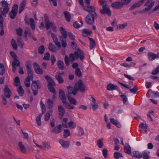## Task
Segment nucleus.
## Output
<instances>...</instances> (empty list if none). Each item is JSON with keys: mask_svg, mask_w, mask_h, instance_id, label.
<instances>
[{"mask_svg": "<svg viewBox=\"0 0 159 159\" xmlns=\"http://www.w3.org/2000/svg\"><path fill=\"white\" fill-rule=\"evenodd\" d=\"M29 61H27V63L26 65V68L28 74V76L25 79L24 83L26 87H30V80L33 78V72L31 70V64L29 63Z\"/></svg>", "mask_w": 159, "mask_h": 159, "instance_id": "f257e3e1", "label": "nucleus"}, {"mask_svg": "<svg viewBox=\"0 0 159 159\" xmlns=\"http://www.w3.org/2000/svg\"><path fill=\"white\" fill-rule=\"evenodd\" d=\"M79 55L78 52L75 51L74 53H71L69 56V58L67 55H66L64 57V61L67 66L70 65V62H73L77 60L79 57Z\"/></svg>", "mask_w": 159, "mask_h": 159, "instance_id": "f03ea898", "label": "nucleus"}, {"mask_svg": "<svg viewBox=\"0 0 159 159\" xmlns=\"http://www.w3.org/2000/svg\"><path fill=\"white\" fill-rule=\"evenodd\" d=\"M131 0H118L117 1L112 3L111 6L114 8L119 9L122 8L124 5L128 4Z\"/></svg>", "mask_w": 159, "mask_h": 159, "instance_id": "7ed1b4c3", "label": "nucleus"}, {"mask_svg": "<svg viewBox=\"0 0 159 159\" xmlns=\"http://www.w3.org/2000/svg\"><path fill=\"white\" fill-rule=\"evenodd\" d=\"M67 89L68 92V93L67 95H70L71 94H73L74 95H76L77 91L80 89V80H79L76 82L74 87L71 86H68L67 87Z\"/></svg>", "mask_w": 159, "mask_h": 159, "instance_id": "20e7f679", "label": "nucleus"}, {"mask_svg": "<svg viewBox=\"0 0 159 159\" xmlns=\"http://www.w3.org/2000/svg\"><path fill=\"white\" fill-rule=\"evenodd\" d=\"M41 82L38 80L32 81L31 87L34 96H36L38 94V89L41 87Z\"/></svg>", "mask_w": 159, "mask_h": 159, "instance_id": "39448f33", "label": "nucleus"}, {"mask_svg": "<svg viewBox=\"0 0 159 159\" xmlns=\"http://www.w3.org/2000/svg\"><path fill=\"white\" fill-rule=\"evenodd\" d=\"M98 16V14L96 12H94V14L93 13H89L85 18V22L88 24L92 25L94 23L95 19Z\"/></svg>", "mask_w": 159, "mask_h": 159, "instance_id": "423d86ee", "label": "nucleus"}, {"mask_svg": "<svg viewBox=\"0 0 159 159\" xmlns=\"http://www.w3.org/2000/svg\"><path fill=\"white\" fill-rule=\"evenodd\" d=\"M155 3V2L154 1L152 2L151 3V2L149 0H148L144 4V5L146 7L139 11L138 13L143 14L148 12L151 9Z\"/></svg>", "mask_w": 159, "mask_h": 159, "instance_id": "0eeeda50", "label": "nucleus"}, {"mask_svg": "<svg viewBox=\"0 0 159 159\" xmlns=\"http://www.w3.org/2000/svg\"><path fill=\"white\" fill-rule=\"evenodd\" d=\"M68 119L66 118H64L62 121V125L64 127L67 128L69 127L70 129H73L75 127V123L73 121H70L67 123Z\"/></svg>", "mask_w": 159, "mask_h": 159, "instance_id": "6e6552de", "label": "nucleus"}, {"mask_svg": "<svg viewBox=\"0 0 159 159\" xmlns=\"http://www.w3.org/2000/svg\"><path fill=\"white\" fill-rule=\"evenodd\" d=\"M80 5L82 6L83 9L87 11L89 13L93 12L94 13L93 14H94L96 9L94 6H90V5H87V6H84L83 0H80Z\"/></svg>", "mask_w": 159, "mask_h": 159, "instance_id": "1a4fd4ad", "label": "nucleus"}, {"mask_svg": "<svg viewBox=\"0 0 159 159\" xmlns=\"http://www.w3.org/2000/svg\"><path fill=\"white\" fill-rule=\"evenodd\" d=\"M18 6L17 4H14L12 7V10L9 13V16L11 19L15 18L18 12Z\"/></svg>", "mask_w": 159, "mask_h": 159, "instance_id": "9d476101", "label": "nucleus"}, {"mask_svg": "<svg viewBox=\"0 0 159 159\" xmlns=\"http://www.w3.org/2000/svg\"><path fill=\"white\" fill-rule=\"evenodd\" d=\"M100 12L103 14H107L109 16L111 15V11L108 5L103 6L102 9L100 10Z\"/></svg>", "mask_w": 159, "mask_h": 159, "instance_id": "9b49d317", "label": "nucleus"}, {"mask_svg": "<svg viewBox=\"0 0 159 159\" xmlns=\"http://www.w3.org/2000/svg\"><path fill=\"white\" fill-rule=\"evenodd\" d=\"M24 21L25 23L27 24H30L32 30H34L35 29V24L33 18H30L29 19V22L27 16H25Z\"/></svg>", "mask_w": 159, "mask_h": 159, "instance_id": "f8f14e48", "label": "nucleus"}, {"mask_svg": "<svg viewBox=\"0 0 159 159\" xmlns=\"http://www.w3.org/2000/svg\"><path fill=\"white\" fill-rule=\"evenodd\" d=\"M33 66L35 72L37 74L41 75L43 74V70L40 68L38 64L36 62H34L33 64Z\"/></svg>", "mask_w": 159, "mask_h": 159, "instance_id": "ddd939ff", "label": "nucleus"}, {"mask_svg": "<svg viewBox=\"0 0 159 159\" xmlns=\"http://www.w3.org/2000/svg\"><path fill=\"white\" fill-rule=\"evenodd\" d=\"M59 116L60 120H61L65 114V110L64 107L61 105L58 106Z\"/></svg>", "mask_w": 159, "mask_h": 159, "instance_id": "4468645a", "label": "nucleus"}, {"mask_svg": "<svg viewBox=\"0 0 159 159\" xmlns=\"http://www.w3.org/2000/svg\"><path fill=\"white\" fill-rule=\"evenodd\" d=\"M51 36L52 38L53 42L55 43V44L59 48L61 47V43L59 42L57 38L56 35L53 33H51Z\"/></svg>", "mask_w": 159, "mask_h": 159, "instance_id": "2eb2a0df", "label": "nucleus"}, {"mask_svg": "<svg viewBox=\"0 0 159 159\" xmlns=\"http://www.w3.org/2000/svg\"><path fill=\"white\" fill-rule=\"evenodd\" d=\"M59 97L63 103H65L66 98L64 91L61 89L59 90Z\"/></svg>", "mask_w": 159, "mask_h": 159, "instance_id": "dca6fc26", "label": "nucleus"}, {"mask_svg": "<svg viewBox=\"0 0 159 159\" xmlns=\"http://www.w3.org/2000/svg\"><path fill=\"white\" fill-rule=\"evenodd\" d=\"M148 56L150 60L153 61L156 58H159V52L156 54L152 52H149L148 53Z\"/></svg>", "mask_w": 159, "mask_h": 159, "instance_id": "f3484780", "label": "nucleus"}, {"mask_svg": "<svg viewBox=\"0 0 159 159\" xmlns=\"http://www.w3.org/2000/svg\"><path fill=\"white\" fill-rule=\"evenodd\" d=\"M4 94L7 98H9L11 94V91L7 85H5L4 89Z\"/></svg>", "mask_w": 159, "mask_h": 159, "instance_id": "a211bd4d", "label": "nucleus"}, {"mask_svg": "<svg viewBox=\"0 0 159 159\" xmlns=\"http://www.w3.org/2000/svg\"><path fill=\"white\" fill-rule=\"evenodd\" d=\"M60 30L62 35L59 36V39H61V37L62 39H66L67 37V34L66 30L62 26L60 27Z\"/></svg>", "mask_w": 159, "mask_h": 159, "instance_id": "6ab92c4d", "label": "nucleus"}, {"mask_svg": "<svg viewBox=\"0 0 159 159\" xmlns=\"http://www.w3.org/2000/svg\"><path fill=\"white\" fill-rule=\"evenodd\" d=\"M144 3L143 0H140L137 3L133 4L129 10L132 11L135 9L136 7H139L141 6Z\"/></svg>", "mask_w": 159, "mask_h": 159, "instance_id": "aec40b11", "label": "nucleus"}, {"mask_svg": "<svg viewBox=\"0 0 159 159\" xmlns=\"http://www.w3.org/2000/svg\"><path fill=\"white\" fill-rule=\"evenodd\" d=\"M62 125H59L57 127H54L52 130L51 132L55 134H57L61 132Z\"/></svg>", "mask_w": 159, "mask_h": 159, "instance_id": "412c9836", "label": "nucleus"}, {"mask_svg": "<svg viewBox=\"0 0 159 159\" xmlns=\"http://www.w3.org/2000/svg\"><path fill=\"white\" fill-rule=\"evenodd\" d=\"M59 142L64 148H66L69 147L70 143L68 141H64L63 139H60L59 141Z\"/></svg>", "mask_w": 159, "mask_h": 159, "instance_id": "4be33fe9", "label": "nucleus"}, {"mask_svg": "<svg viewBox=\"0 0 159 159\" xmlns=\"http://www.w3.org/2000/svg\"><path fill=\"white\" fill-rule=\"evenodd\" d=\"M107 89L109 91L114 90H118V87L116 85H115L113 84L110 83L107 85Z\"/></svg>", "mask_w": 159, "mask_h": 159, "instance_id": "5701e85b", "label": "nucleus"}, {"mask_svg": "<svg viewBox=\"0 0 159 159\" xmlns=\"http://www.w3.org/2000/svg\"><path fill=\"white\" fill-rule=\"evenodd\" d=\"M53 85H55V82L53 83H49L48 84V87L49 91L53 93H56V91L54 88L53 86Z\"/></svg>", "mask_w": 159, "mask_h": 159, "instance_id": "b1692460", "label": "nucleus"}, {"mask_svg": "<svg viewBox=\"0 0 159 159\" xmlns=\"http://www.w3.org/2000/svg\"><path fill=\"white\" fill-rule=\"evenodd\" d=\"M26 3V0H23L20 3L19 10V14H20L24 10Z\"/></svg>", "mask_w": 159, "mask_h": 159, "instance_id": "393cba45", "label": "nucleus"}, {"mask_svg": "<svg viewBox=\"0 0 159 159\" xmlns=\"http://www.w3.org/2000/svg\"><path fill=\"white\" fill-rule=\"evenodd\" d=\"M60 73L57 72L56 73L55 78L59 83L62 84L64 82V79L61 75Z\"/></svg>", "mask_w": 159, "mask_h": 159, "instance_id": "a878e982", "label": "nucleus"}, {"mask_svg": "<svg viewBox=\"0 0 159 159\" xmlns=\"http://www.w3.org/2000/svg\"><path fill=\"white\" fill-rule=\"evenodd\" d=\"M44 22L45 24V26L47 30H48L50 28V26L49 25L50 22L49 18L46 14H44Z\"/></svg>", "mask_w": 159, "mask_h": 159, "instance_id": "bb28decb", "label": "nucleus"}, {"mask_svg": "<svg viewBox=\"0 0 159 159\" xmlns=\"http://www.w3.org/2000/svg\"><path fill=\"white\" fill-rule=\"evenodd\" d=\"M124 151L125 153L129 155L131 153V147L128 143L125 144L124 146Z\"/></svg>", "mask_w": 159, "mask_h": 159, "instance_id": "cd10ccee", "label": "nucleus"}, {"mask_svg": "<svg viewBox=\"0 0 159 159\" xmlns=\"http://www.w3.org/2000/svg\"><path fill=\"white\" fill-rule=\"evenodd\" d=\"M87 86L83 83L82 80H80V92L84 93L86 90Z\"/></svg>", "mask_w": 159, "mask_h": 159, "instance_id": "c85d7f7f", "label": "nucleus"}, {"mask_svg": "<svg viewBox=\"0 0 159 159\" xmlns=\"http://www.w3.org/2000/svg\"><path fill=\"white\" fill-rule=\"evenodd\" d=\"M89 40V48L90 49H92L94 48L96 45L95 40L92 38L90 37L88 38Z\"/></svg>", "mask_w": 159, "mask_h": 159, "instance_id": "c756f323", "label": "nucleus"}, {"mask_svg": "<svg viewBox=\"0 0 159 159\" xmlns=\"http://www.w3.org/2000/svg\"><path fill=\"white\" fill-rule=\"evenodd\" d=\"M32 34L30 30L28 27L26 28L24 33V36L25 38L27 39V36L29 37H31Z\"/></svg>", "mask_w": 159, "mask_h": 159, "instance_id": "7c9ffc66", "label": "nucleus"}, {"mask_svg": "<svg viewBox=\"0 0 159 159\" xmlns=\"http://www.w3.org/2000/svg\"><path fill=\"white\" fill-rule=\"evenodd\" d=\"M82 33L84 36H87L90 35L92 33V31L89 30L84 29L82 30Z\"/></svg>", "mask_w": 159, "mask_h": 159, "instance_id": "2f4dec72", "label": "nucleus"}, {"mask_svg": "<svg viewBox=\"0 0 159 159\" xmlns=\"http://www.w3.org/2000/svg\"><path fill=\"white\" fill-rule=\"evenodd\" d=\"M63 14L65 16V17L66 21L68 22H69L70 21L71 15L70 13L67 11H64Z\"/></svg>", "mask_w": 159, "mask_h": 159, "instance_id": "473e14b6", "label": "nucleus"}, {"mask_svg": "<svg viewBox=\"0 0 159 159\" xmlns=\"http://www.w3.org/2000/svg\"><path fill=\"white\" fill-rule=\"evenodd\" d=\"M48 48L51 51L53 52H55L58 50L56 46L51 43H49Z\"/></svg>", "mask_w": 159, "mask_h": 159, "instance_id": "72a5a7b5", "label": "nucleus"}, {"mask_svg": "<svg viewBox=\"0 0 159 159\" xmlns=\"http://www.w3.org/2000/svg\"><path fill=\"white\" fill-rule=\"evenodd\" d=\"M110 122L113 124V125H115L116 126H117L118 128H120L121 126V125L120 123L116 120H115L113 118H111L110 119Z\"/></svg>", "mask_w": 159, "mask_h": 159, "instance_id": "f704fd0d", "label": "nucleus"}, {"mask_svg": "<svg viewBox=\"0 0 159 159\" xmlns=\"http://www.w3.org/2000/svg\"><path fill=\"white\" fill-rule=\"evenodd\" d=\"M52 111H49L46 113L44 118L45 121H48L49 120L50 116L52 114Z\"/></svg>", "mask_w": 159, "mask_h": 159, "instance_id": "c9c22d12", "label": "nucleus"}, {"mask_svg": "<svg viewBox=\"0 0 159 159\" xmlns=\"http://www.w3.org/2000/svg\"><path fill=\"white\" fill-rule=\"evenodd\" d=\"M57 65L58 68L61 70H62L64 69V63L63 61L59 60L57 61Z\"/></svg>", "mask_w": 159, "mask_h": 159, "instance_id": "e433bc0d", "label": "nucleus"}, {"mask_svg": "<svg viewBox=\"0 0 159 159\" xmlns=\"http://www.w3.org/2000/svg\"><path fill=\"white\" fill-rule=\"evenodd\" d=\"M133 156L136 158H141L142 157V154L138 151H134L133 152Z\"/></svg>", "mask_w": 159, "mask_h": 159, "instance_id": "4c0bfd02", "label": "nucleus"}, {"mask_svg": "<svg viewBox=\"0 0 159 159\" xmlns=\"http://www.w3.org/2000/svg\"><path fill=\"white\" fill-rule=\"evenodd\" d=\"M18 146L20 148V151L22 152L25 153L26 152V150L22 142H20L19 143Z\"/></svg>", "mask_w": 159, "mask_h": 159, "instance_id": "58836bf2", "label": "nucleus"}, {"mask_svg": "<svg viewBox=\"0 0 159 159\" xmlns=\"http://www.w3.org/2000/svg\"><path fill=\"white\" fill-rule=\"evenodd\" d=\"M9 7H4L3 8L1 7L0 10L1 12L3 15H5L8 13L9 11Z\"/></svg>", "mask_w": 159, "mask_h": 159, "instance_id": "ea45409f", "label": "nucleus"}, {"mask_svg": "<svg viewBox=\"0 0 159 159\" xmlns=\"http://www.w3.org/2000/svg\"><path fill=\"white\" fill-rule=\"evenodd\" d=\"M17 41L19 46L21 47V48H23L24 44L23 43V41L21 38H18L17 39Z\"/></svg>", "mask_w": 159, "mask_h": 159, "instance_id": "a19ab883", "label": "nucleus"}, {"mask_svg": "<svg viewBox=\"0 0 159 159\" xmlns=\"http://www.w3.org/2000/svg\"><path fill=\"white\" fill-rule=\"evenodd\" d=\"M68 100L70 102L74 105H75L76 103V101L74 98L71 97L70 95H67Z\"/></svg>", "mask_w": 159, "mask_h": 159, "instance_id": "79ce46f5", "label": "nucleus"}, {"mask_svg": "<svg viewBox=\"0 0 159 159\" xmlns=\"http://www.w3.org/2000/svg\"><path fill=\"white\" fill-rule=\"evenodd\" d=\"M5 72L4 66L2 63H0V75H2Z\"/></svg>", "mask_w": 159, "mask_h": 159, "instance_id": "37998d69", "label": "nucleus"}, {"mask_svg": "<svg viewBox=\"0 0 159 159\" xmlns=\"http://www.w3.org/2000/svg\"><path fill=\"white\" fill-rule=\"evenodd\" d=\"M150 152H147L146 151H144L142 154V157L144 159H149L150 158L149 153Z\"/></svg>", "mask_w": 159, "mask_h": 159, "instance_id": "c03bdc74", "label": "nucleus"}, {"mask_svg": "<svg viewBox=\"0 0 159 159\" xmlns=\"http://www.w3.org/2000/svg\"><path fill=\"white\" fill-rule=\"evenodd\" d=\"M42 117V114H39V116L37 117L36 119V120L37 125L38 126H40L41 125V119Z\"/></svg>", "mask_w": 159, "mask_h": 159, "instance_id": "a18cd8bd", "label": "nucleus"}, {"mask_svg": "<svg viewBox=\"0 0 159 159\" xmlns=\"http://www.w3.org/2000/svg\"><path fill=\"white\" fill-rule=\"evenodd\" d=\"M20 65V61L17 59V58H15L12 62V65H15L16 66H19Z\"/></svg>", "mask_w": 159, "mask_h": 159, "instance_id": "49530a36", "label": "nucleus"}, {"mask_svg": "<svg viewBox=\"0 0 159 159\" xmlns=\"http://www.w3.org/2000/svg\"><path fill=\"white\" fill-rule=\"evenodd\" d=\"M18 92L20 96H22L23 95L24 91L23 88L21 85L19 86L18 87Z\"/></svg>", "mask_w": 159, "mask_h": 159, "instance_id": "de8ad7c7", "label": "nucleus"}, {"mask_svg": "<svg viewBox=\"0 0 159 159\" xmlns=\"http://www.w3.org/2000/svg\"><path fill=\"white\" fill-rule=\"evenodd\" d=\"M38 52L39 54H42L45 51V48L43 45H42L39 47L38 49Z\"/></svg>", "mask_w": 159, "mask_h": 159, "instance_id": "09e8293b", "label": "nucleus"}, {"mask_svg": "<svg viewBox=\"0 0 159 159\" xmlns=\"http://www.w3.org/2000/svg\"><path fill=\"white\" fill-rule=\"evenodd\" d=\"M103 139L101 138L98 140L97 142V144L98 147L100 148H102L103 147Z\"/></svg>", "mask_w": 159, "mask_h": 159, "instance_id": "8fccbe9b", "label": "nucleus"}, {"mask_svg": "<svg viewBox=\"0 0 159 159\" xmlns=\"http://www.w3.org/2000/svg\"><path fill=\"white\" fill-rule=\"evenodd\" d=\"M14 85L17 87L19 86L20 84V80L19 77L18 76H16L15 78L14 81Z\"/></svg>", "mask_w": 159, "mask_h": 159, "instance_id": "3c124183", "label": "nucleus"}, {"mask_svg": "<svg viewBox=\"0 0 159 159\" xmlns=\"http://www.w3.org/2000/svg\"><path fill=\"white\" fill-rule=\"evenodd\" d=\"M61 42L62 46L64 48H65L67 46V43L66 39H62L61 37V39H59Z\"/></svg>", "mask_w": 159, "mask_h": 159, "instance_id": "603ef678", "label": "nucleus"}, {"mask_svg": "<svg viewBox=\"0 0 159 159\" xmlns=\"http://www.w3.org/2000/svg\"><path fill=\"white\" fill-rule=\"evenodd\" d=\"M114 157L116 159H118L119 157H123V155L121 153L116 152L114 153Z\"/></svg>", "mask_w": 159, "mask_h": 159, "instance_id": "864d4df0", "label": "nucleus"}, {"mask_svg": "<svg viewBox=\"0 0 159 159\" xmlns=\"http://www.w3.org/2000/svg\"><path fill=\"white\" fill-rule=\"evenodd\" d=\"M64 104L66 107L67 109H72L74 108V106L71 105L69 103L67 102H66L65 103H64Z\"/></svg>", "mask_w": 159, "mask_h": 159, "instance_id": "5fc2aeb1", "label": "nucleus"}, {"mask_svg": "<svg viewBox=\"0 0 159 159\" xmlns=\"http://www.w3.org/2000/svg\"><path fill=\"white\" fill-rule=\"evenodd\" d=\"M47 103L48 108L49 109L52 108L53 103V102L51 100L48 99Z\"/></svg>", "mask_w": 159, "mask_h": 159, "instance_id": "6e6d98bb", "label": "nucleus"}, {"mask_svg": "<svg viewBox=\"0 0 159 159\" xmlns=\"http://www.w3.org/2000/svg\"><path fill=\"white\" fill-rule=\"evenodd\" d=\"M49 25L50 28L51 27L54 32H56L57 31V27L54 23H53L52 22H50Z\"/></svg>", "mask_w": 159, "mask_h": 159, "instance_id": "4d7b16f0", "label": "nucleus"}, {"mask_svg": "<svg viewBox=\"0 0 159 159\" xmlns=\"http://www.w3.org/2000/svg\"><path fill=\"white\" fill-rule=\"evenodd\" d=\"M70 135V132L69 129H64V137L65 138H67Z\"/></svg>", "mask_w": 159, "mask_h": 159, "instance_id": "13d9d810", "label": "nucleus"}, {"mask_svg": "<svg viewBox=\"0 0 159 159\" xmlns=\"http://www.w3.org/2000/svg\"><path fill=\"white\" fill-rule=\"evenodd\" d=\"M159 73V66H158L153 70L152 72V74L156 75Z\"/></svg>", "mask_w": 159, "mask_h": 159, "instance_id": "bf43d9fd", "label": "nucleus"}, {"mask_svg": "<svg viewBox=\"0 0 159 159\" xmlns=\"http://www.w3.org/2000/svg\"><path fill=\"white\" fill-rule=\"evenodd\" d=\"M44 78L46 79L47 81L49 83H53L54 82L52 79L49 76L46 75L44 76Z\"/></svg>", "mask_w": 159, "mask_h": 159, "instance_id": "052dcab7", "label": "nucleus"}, {"mask_svg": "<svg viewBox=\"0 0 159 159\" xmlns=\"http://www.w3.org/2000/svg\"><path fill=\"white\" fill-rule=\"evenodd\" d=\"M16 32L17 34L19 36H21L22 35L23 30L21 28H17L16 30Z\"/></svg>", "mask_w": 159, "mask_h": 159, "instance_id": "680f3d73", "label": "nucleus"}, {"mask_svg": "<svg viewBox=\"0 0 159 159\" xmlns=\"http://www.w3.org/2000/svg\"><path fill=\"white\" fill-rule=\"evenodd\" d=\"M4 34L3 25H0V35L2 36Z\"/></svg>", "mask_w": 159, "mask_h": 159, "instance_id": "e2e57ef3", "label": "nucleus"}, {"mask_svg": "<svg viewBox=\"0 0 159 159\" xmlns=\"http://www.w3.org/2000/svg\"><path fill=\"white\" fill-rule=\"evenodd\" d=\"M92 108L93 111H95L98 108V105L96 102H92L91 104Z\"/></svg>", "mask_w": 159, "mask_h": 159, "instance_id": "0e129e2a", "label": "nucleus"}, {"mask_svg": "<svg viewBox=\"0 0 159 159\" xmlns=\"http://www.w3.org/2000/svg\"><path fill=\"white\" fill-rule=\"evenodd\" d=\"M129 91L132 93H136L138 91L137 86H135L133 89H130Z\"/></svg>", "mask_w": 159, "mask_h": 159, "instance_id": "69168bd1", "label": "nucleus"}, {"mask_svg": "<svg viewBox=\"0 0 159 159\" xmlns=\"http://www.w3.org/2000/svg\"><path fill=\"white\" fill-rule=\"evenodd\" d=\"M5 96H4L3 95L1 96V98L2 100V103L4 105H6L7 103V100Z\"/></svg>", "mask_w": 159, "mask_h": 159, "instance_id": "338daca9", "label": "nucleus"}, {"mask_svg": "<svg viewBox=\"0 0 159 159\" xmlns=\"http://www.w3.org/2000/svg\"><path fill=\"white\" fill-rule=\"evenodd\" d=\"M102 152L103 157L106 158L108 155V150L106 149H103L102 150Z\"/></svg>", "mask_w": 159, "mask_h": 159, "instance_id": "774afa93", "label": "nucleus"}]
</instances>
